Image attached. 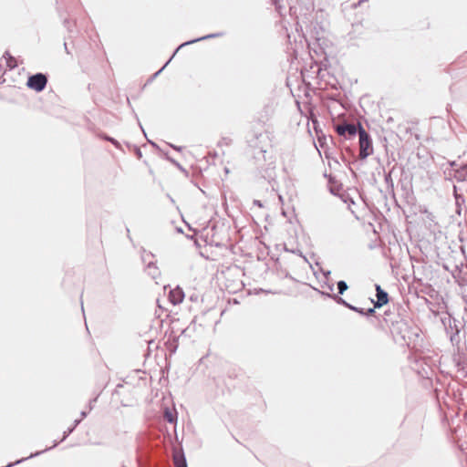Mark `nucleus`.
I'll return each mask as SVG.
<instances>
[{
  "instance_id": "dca6fc26",
  "label": "nucleus",
  "mask_w": 467,
  "mask_h": 467,
  "mask_svg": "<svg viewBox=\"0 0 467 467\" xmlns=\"http://www.w3.org/2000/svg\"><path fill=\"white\" fill-rule=\"evenodd\" d=\"M348 285L345 281H338L337 282V290L339 295H343L344 292L348 289Z\"/></svg>"
},
{
  "instance_id": "7ed1b4c3",
  "label": "nucleus",
  "mask_w": 467,
  "mask_h": 467,
  "mask_svg": "<svg viewBox=\"0 0 467 467\" xmlns=\"http://www.w3.org/2000/svg\"><path fill=\"white\" fill-rule=\"evenodd\" d=\"M359 153L360 159L364 160L373 152L372 140L368 133L358 124Z\"/></svg>"
},
{
  "instance_id": "cd10ccee",
  "label": "nucleus",
  "mask_w": 467,
  "mask_h": 467,
  "mask_svg": "<svg viewBox=\"0 0 467 467\" xmlns=\"http://www.w3.org/2000/svg\"><path fill=\"white\" fill-rule=\"evenodd\" d=\"M9 56H11V55L9 54V52H8V51H6V52H5V54L3 55V57H4V58H5V59L7 60V58H9Z\"/></svg>"
},
{
  "instance_id": "2f4dec72",
  "label": "nucleus",
  "mask_w": 467,
  "mask_h": 467,
  "mask_svg": "<svg viewBox=\"0 0 467 467\" xmlns=\"http://www.w3.org/2000/svg\"><path fill=\"white\" fill-rule=\"evenodd\" d=\"M171 146L173 149H175L176 150H179V151H180V150H182V148H181V147H176V146H173V145H171Z\"/></svg>"
},
{
  "instance_id": "5701e85b",
  "label": "nucleus",
  "mask_w": 467,
  "mask_h": 467,
  "mask_svg": "<svg viewBox=\"0 0 467 467\" xmlns=\"http://www.w3.org/2000/svg\"><path fill=\"white\" fill-rule=\"evenodd\" d=\"M457 191H458V188H457V186H455V185H454V187H453V192H454V197H455V199H456V202H458L460 198H461L462 201H464L463 197H462V195L458 194Z\"/></svg>"
},
{
  "instance_id": "6e6552de",
  "label": "nucleus",
  "mask_w": 467,
  "mask_h": 467,
  "mask_svg": "<svg viewBox=\"0 0 467 467\" xmlns=\"http://www.w3.org/2000/svg\"><path fill=\"white\" fill-rule=\"evenodd\" d=\"M184 298V292L179 286L171 289L169 293V300L172 305L181 304Z\"/></svg>"
},
{
  "instance_id": "7c9ffc66",
  "label": "nucleus",
  "mask_w": 467,
  "mask_h": 467,
  "mask_svg": "<svg viewBox=\"0 0 467 467\" xmlns=\"http://www.w3.org/2000/svg\"><path fill=\"white\" fill-rule=\"evenodd\" d=\"M272 1H273V4H274L275 6H277V5H278V4H279V1H280V0H272Z\"/></svg>"
},
{
  "instance_id": "0eeeda50",
  "label": "nucleus",
  "mask_w": 467,
  "mask_h": 467,
  "mask_svg": "<svg viewBox=\"0 0 467 467\" xmlns=\"http://www.w3.org/2000/svg\"><path fill=\"white\" fill-rule=\"evenodd\" d=\"M376 296L377 301L374 302V307H381L382 306L386 305L389 301V296L386 291H384L379 285H376Z\"/></svg>"
},
{
  "instance_id": "b1692460",
  "label": "nucleus",
  "mask_w": 467,
  "mask_h": 467,
  "mask_svg": "<svg viewBox=\"0 0 467 467\" xmlns=\"http://www.w3.org/2000/svg\"><path fill=\"white\" fill-rule=\"evenodd\" d=\"M106 140H109V141H110L112 144H114L116 147H119V142H118L116 140H114V139H112V138H109V137H107V138H106Z\"/></svg>"
},
{
  "instance_id": "393cba45",
  "label": "nucleus",
  "mask_w": 467,
  "mask_h": 467,
  "mask_svg": "<svg viewBox=\"0 0 467 467\" xmlns=\"http://www.w3.org/2000/svg\"><path fill=\"white\" fill-rule=\"evenodd\" d=\"M413 280L414 282H419L420 284H422V279L418 277L416 275H415V272H413Z\"/></svg>"
},
{
  "instance_id": "20e7f679",
  "label": "nucleus",
  "mask_w": 467,
  "mask_h": 467,
  "mask_svg": "<svg viewBox=\"0 0 467 467\" xmlns=\"http://www.w3.org/2000/svg\"><path fill=\"white\" fill-rule=\"evenodd\" d=\"M47 83V77L42 73H36L27 79V87L40 92L45 89Z\"/></svg>"
},
{
  "instance_id": "a211bd4d",
  "label": "nucleus",
  "mask_w": 467,
  "mask_h": 467,
  "mask_svg": "<svg viewBox=\"0 0 467 467\" xmlns=\"http://www.w3.org/2000/svg\"><path fill=\"white\" fill-rule=\"evenodd\" d=\"M153 257V254H151L150 253H147V254H142V261L148 265V262L149 261H151L150 258Z\"/></svg>"
},
{
  "instance_id": "ddd939ff",
  "label": "nucleus",
  "mask_w": 467,
  "mask_h": 467,
  "mask_svg": "<svg viewBox=\"0 0 467 467\" xmlns=\"http://www.w3.org/2000/svg\"><path fill=\"white\" fill-rule=\"evenodd\" d=\"M454 178L460 182H463L467 181V175H465V172L461 171V169L455 170Z\"/></svg>"
},
{
  "instance_id": "9d476101",
  "label": "nucleus",
  "mask_w": 467,
  "mask_h": 467,
  "mask_svg": "<svg viewBox=\"0 0 467 467\" xmlns=\"http://www.w3.org/2000/svg\"><path fill=\"white\" fill-rule=\"evenodd\" d=\"M147 273L152 279H157L160 276V271L152 261H149L146 266Z\"/></svg>"
},
{
  "instance_id": "f704fd0d",
  "label": "nucleus",
  "mask_w": 467,
  "mask_h": 467,
  "mask_svg": "<svg viewBox=\"0 0 467 467\" xmlns=\"http://www.w3.org/2000/svg\"><path fill=\"white\" fill-rule=\"evenodd\" d=\"M333 287H334V286H333V285H328V288H329V290H330V291H332V290H333Z\"/></svg>"
},
{
  "instance_id": "6ab92c4d",
  "label": "nucleus",
  "mask_w": 467,
  "mask_h": 467,
  "mask_svg": "<svg viewBox=\"0 0 467 467\" xmlns=\"http://www.w3.org/2000/svg\"><path fill=\"white\" fill-rule=\"evenodd\" d=\"M74 430H75V426H72V427L68 428L66 431H64L63 438L61 439L60 441H63L70 433H72V431Z\"/></svg>"
},
{
  "instance_id": "58836bf2",
  "label": "nucleus",
  "mask_w": 467,
  "mask_h": 467,
  "mask_svg": "<svg viewBox=\"0 0 467 467\" xmlns=\"http://www.w3.org/2000/svg\"><path fill=\"white\" fill-rule=\"evenodd\" d=\"M175 163V161H173ZM176 165L181 168L180 163L176 162Z\"/></svg>"
},
{
  "instance_id": "c9c22d12",
  "label": "nucleus",
  "mask_w": 467,
  "mask_h": 467,
  "mask_svg": "<svg viewBox=\"0 0 467 467\" xmlns=\"http://www.w3.org/2000/svg\"><path fill=\"white\" fill-rule=\"evenodd\" d=\"M254 202L256 203V205L261 206V203H260V202H259V201H255Z\"/></svg>"
},
{
  "instance_id": "e433bc0d",
  "label": "nucleus",
  "mask_w": 467,
  "mask_h": 467,
  "mask_svg": "<svg viewBox=\"0 0 467 467\" xmlns=\"http://www.w3.org/2000/svg\"><path fill=\"white\" fill-rule=\"evenodd\" d=\"M415 138H416V140H420V137H419V135H418V134H416V135H415Z\"/></svg>"
},
{
  "instance_id": "4c0bfd02",
  "label": "nucleus",
  "mask_w": 467,
  "mask_h": 467,
  "mask_svg": "<svg viewBox=\"0 0 467 467\" xmlns=\"http://www.w3.org/2000/svg\"><path fill=\"white\" fill-rule=\"evenodd\" d=\"M64 47H65L66 50H67V44H66V43L64 44ZM67 52L68 53V51H67Z\"/></svg>"
},
{
  "instance_id": "4468645a",
  "label": "nucleus",
  "mask_w": 467,
  "mask_h": 467,
  "mask_svg": "<svg viewBox=\"0 0 467 467\" xmlns=\"http://www.w3.org/2000/svg\"><path fill=\"white\" fill-rule=\"evenodd\" d=\"M328 297H331L337 301V303L343 305L344 306L348 307L349 309V306H351L347 301H345L342 297L337 296V295H330L327 294Z\"/></svg>"
},
{
  "instance_id": "412c9836",
  "label": "nucleus",
  "mask_w": 467,
  "mask_h": 467,
  "mask_svg": "<svg viewBox=\"0 0 467 467\" xmlns=\"http://www.w3.org/2000/svg\"><path fill=\"white\" fill-rule=\"evenodd\" d=\"M165 419L171 423H172L175 420L172 413L170 411L165 412Z\"/></svg>"
},
{
  "instance_id": "473e14b6",
  "label": "nucleus",
  "mask_w": 467,
  "mask_h": 467,
  "mask_svg": "<svg viewBox=\"0 0 467 467\" xmlns=\"http://www.w3.org/2000/svg\"><path fill=\"white\" fill-rule=\"evenodd\" d=\"M94 401H96V399H95V400H91V401H90V403H92V402H94ZM91 409H92V404H89V410H91Z\"/></svg>"
},
{
  "instance_id": "ea45409f",
  "label": "nucleus",
  "mask_w": 467,
  "mask_h": 467,
  "mask_svg": "<svg viewBox=\"0 0 467 467\" xmlns=\"http://www.w3.org/2000/svg\"><path fill=\"white\" fill-rule=\"evenodd\" d=\"M465 311L467 312V307L465 308Z\"/></svg>"
},
{
  "instance_id": "423d86ee",
  "label": "nucleus",
  "mask_w": 467,
  "mask_h": 467,
  "mask_svg": "<svg viewBox=\"0 0 467 467\" xmlns=\"http://www.w3.org/2000/svg\"><path fill=\"white\" fill-rule=\"evenodd\" d=\"M337 132L341 136H348L349 138L355 136L358 132V129L355 124L344 123L336 127Z\"/></svg>"
},
{
  "instance_id": "c85d7f7f",
  "label": "nucleus",
  "mask_w": 467,
  "mask_h": 467,
  "mask_svg": "<svg viewBox=\"0 0 467 467\" xmlns=\"http://www.w3.org/2000/svg\"><path fill=\"white\" fill-rule=\"evenodd\" d=\"M80 421H81V419H80V420H76L74 421L73 426H75V428H76V427L80 423Z\"/></svg>"
},
{
  "instance_id": "1a4fd4ad",
  "label": "nucleus",
  "mask_w": 467,
  "mask_h": 467,
  "mask_svg": "<svg viewBox=\"0 0 467 467\" xmlns=\"http://www.w3.org/2000/svg\"><path fill=\"white\" fill-rule=\"evenodd\" d=\"M175 467H188L185 455L182 451H176L173 454Z\"/></svg>"
},
{
  "instance_id": "a878e982",
  "label": "nucleus",
  "mask_w": 467,
  "mask_h": 467,
  "mask_svg": "<svg viewBox=\"0 0 467 467\" xmlns=\"http://www.w3.org/2000/svg\"><path fill=\"white\" fill-rule=\"evenodd\" d=\"M459 169L465 172V175H467V163L462 164Z\"/></svg>"
},
{
  "instance_id": "39448f33",
  "label": "nucleus",
  "mask_w": 467,
  "mask_h": 467,
  "mask_svg": "<svg viewBox=\"0 0 467 467\" xmlns=\"http://www.w3.org/2000/svg\"><path fill=\"white\" fill-rule=\"evenodd\" d=\"M223 35H224L223 32H219V33H214V34H210V35H207V36H201V37H198L196 39L190 40V41H186V42L182 43V45H180L177 47V49L175 50V52L173 53L172 57L170 59H171L174 57V55L177 53V51L180 48H182V47H183L185 46H188V45L199 42V41L210 39V38H215V37L223 36ZM170 61L171 60H169L158 72H156L155 76L159 75L163 70V68L169 64Z\"/></svg>"
},
{
  "instance_id": "f03ea898",
  "label": "nucleus",
  "mask_w": 467,
  "mask_h": 467,
  "mask_svg": "<svg viewBox=\"0 0 467 467\" xmlns=\"http://www.w3.org/2000/svg\"><path fill=\"white\" fill-rule=\"evenodd\" d=\"M411 413L413 417V427H410V438H412L415 442H419L422 437L423 420L426 411L424 408H418L413 409L412 411H410V414Z\"/></svg>"
},
{
  "instance_id": "bb28decb",
  "label": "nucleus",
  "mask_w": 467,
  "mask_h": 467,
  "mask_svg": "<svg viewBox=\"0 0 467 467\" xmlns=\"http://www.w3.org/2000/svg\"><path fill=\"white\" fill-rule=\"evenodd\" d=\"M375 308H369L367 312H365V315H372L375 312Z\"/></svg>"
},
{
  "instance_id": "f8f14e48",
  "label": "nucleus",
  "mask_w": 467,
  "mask_h": 467,
  "mask_svg": "<svg viewBox=\"0 0 467 467\" xmlns=\"http://www.w3.org/2000/svg\"><path fill=\"white\" fill-rule=\"evenodd\" d=\"M460 329L455 326V331L451 334L450 340L452 345H458L460 342Z\"/></svg>"
},
{
  "instance_id": "2eb2a0df",
  "label": "nucleus",
  "mask_w": 467,
  "mask_h": 467,
  "mask_svg": "<svg viewBox=\"0 0 467 467\" xmlns=\"http://www.w3.org/2000/svg\"><path fill=\"white\" fill-rule=\"evenodd\" d=\"M398 329H399V327H394V330L392 331V332H393V334H395V333H396V336H394V337H395V340H396V341L401 340V341L406 342V334H405V333L403 334V333H401V332H399V331H398Z\"/></svg>"
},
{
  "instance_id": "aec40b11",
  "label": "nucleus",
  "mask_w": 467,
  "mask_h": 467,
  "mask_svg": "<svg viewBox=\"0 0 467 467\" xmlns=\"http://www.w3.org/2000/svg\"><path fill=\"white\" fill-rule=\"evenodd\" d=\"M457 366L459 368V371L462 370V375L464 377L467 376V368H465L463 365H462V363L460 361L457 362Z\"/></svg>"
},
{
  "instance_id": "4be33fe9",
  "label": "nucleus",
  "mask_w": 467,
  "mask_h": 467,
  "mask_svg": "<svg viewBox=\"0 0 467 467\" xmlns=\"http://www.w3.org/2000/svg\"><path fill=\"white\" fill-rule=\"evenodd\" d=\"M349 309H350V310H353V311H355V312H358V313H359V314H361V315H365V311H364V309H363V308H358V307H356V306H352V305H351V306H349Z\"/></svg>"
},
{
  "instance_id": "9b49d317",
  "label": "nucleus",
  "mask_w": 467,
  "mask_h": 467,
  "mask_svg": "<svg viewBox=\"0 0 467 467\" xmlns=\"http://www.w3.org/2000/svg\"><path fill=\"white\" fill-rule=\"evenodd\" d=\"M57 444H58V442H55V443L53 444L52 448L56 447ZM50 449H51V447H50ZM47 450H49V448H47V449H45V450H43V451H36V453H32V454H30L28 457H26V458H23V459L17 460V461H16V462H14V463H9L8 465H6V467H11V466H13V465H15V464H18V463H20V462H24V461H25V460H26V459L36 457V456H37V455L41 454L42 452L47 451Z\"/></svg>"
},
{
  "instance_id": "f257e3e1",
  "label": "nucleus",
  "mask_w": 467,
  "mask_h": 467,
  "mask_svg": "<svg viewBox=\"0 0 467 467\" xmlns=\"http://www.w3.org/2000/svg\"><path fill=\"white\" fill-rule=\"evenodd\" d=\"M430 345L420 329L410 327V370H413L424 389L432 387V358Z\"/></svg>"
},
{
  "instance_id": "72a5a7b5",
  "label": "nucleus",
  "mask_w": 467,
  "mask_h": 467,
  "mask_svg": "<svg viewBox=\"0 0 467 467\" xmlns=\"http://www.w3.org/2000/svg\"><path fill=\"white\" fill-rule=\"evenodd\" d=\"M450 165H451V167H453V166H455V165H456V162H455V161H451V162H450Z\"/></svg>"
},
{
  "instance_id": "c756f323",
  "label": "nucleus",
  "mask_w": 467,
  "mask_h": 467,
  "mask_svg": "<svg viewBox=\"0 0 467 467\" xmlns=\"http://www.w3.org/2000/svg\"><path fill=\"white\" fill-rule=\"evenodd\" d=\"M87 417V412L86 411H82L81 412V420L86 418Z\"/></svg>"
},
{
  "instance_id": "f3484780",
  "label": "nucleus",
  "mask_w": 467,
  "mask_h": 467,
  "mask_svg": "<svg viewBox=\"0 0 467 467\" xmlns=\"http://www.w3.org/2000/svg\"><path fill=\"white\" fill-rule=\"evenodd\" d=\"M6 65L10 69L15 68L16 67V59L12 56H9V58L6 60Z\"/></svg>"
}]
</instances>
